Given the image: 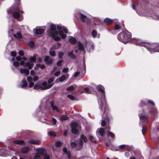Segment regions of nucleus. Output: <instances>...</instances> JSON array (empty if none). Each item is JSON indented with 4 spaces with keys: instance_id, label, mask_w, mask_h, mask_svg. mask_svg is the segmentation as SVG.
I'll return each instance as SVG.
<instances>
[{
    "instance_id": "1",
    "label": "nucleus",
    "mask_w": 159,
    "mask_h": 159,
    "mask_svg": "<svg viewBox=\"0 0 159 159\" xmlns=\"http://www.w3.org/2000/svg\"><path fill=\"white\" fill-rule=\"evenodd\" d=\"M49 103L50 104L53 112H58L59 111L60 109L54 105V103L53 100L50 102L48 101V98H45L42 101L41 104L36 111L34 116L35 117H40V115L38 114V113L40 114L41 113L44 112V110H47V111L49 110V109L48 107Z\"/></svg>"
},
{
    "instance_id": "2",
    "label": "nucleus",
    "mask_w": 159,
    "mask_h": 159,
    "mask_svg": "<svg viewBox=\"0 0 159 159\" xmlns=\"http://www.w3.org/2000/svg\"><path fill=\"white\" fill-rule=\"evenodd\" d=\"M97 89L99 92L102 93L101 98H99L98 96H97L99 108L102 114V113H105L108 109L105 100L104 88L102 85H99L97 87Z\"/></svg>"
},
{
    "instance_id": "3",
    "label": "nucleus",
    "mask_w": 159,
    "mask_h": 159,
    "mask_svg": "<svg viewBox=\"0 0 159 159\" xmlns=\"http://www.w3.org/2000/svg\"><path fill=\"white\" fill-rule=\"evenodd\" d=\"M133 43L136 45L144 47L151 54L156 52H159V45H157L155 43L150 44L147 43L139 42L136 40H134Z\"/></svg>"
},
{
    "instance_id": "4",
    "label": "nucleus",
    "mask_w": 159,
    "mask_h": 159,
    "mask_svg": "<svg viewBox=\"0 0 159 159\" xmlns=\"http://www.w3.org/2000/svg\"><path fill=\"white\" fill-rule=\"evenodd\" d=\"M141 106L145 108H147V109H143L144 113L148 114L152 113L153 115H156L157 113V109L154 107L155 104L152 100H148V103H146L145 102L142 100L141 103Z\"/></svg>"
},
{
    "instance_id": "5",
    "label": "nucleus",
    "mask_w": 159,
    "mask_h": 159,
    "mask_svg": "<svg viewBox=\"0 0 159 159\" xmlns=\"http://www.w3.org/2000/svg\"><path fill=\"white\" fill-rule=\"evenodd\" d=\"M47 32L48 35L55 40L59 41L61 39L58 32L56 30V25H55L52 24L50 29L48 30Z\"/></svg>"
},
{
    "instance_id": "6",
    "label": "nucleus",
    "mask_w": 159,
    "mask_h": 159,
    "mask_svg": "<svg viewBox=\"0 0 159 159\" xmlns=\"http://www.w3.org/2000/svg\"><path fill=\"white\" fill-rule=\"evenodd\" d=\"M131 37V33L126 31L120 32L118 35L117 38L120 41L126 43L130 41Z\"/></svg>"
},
{
    "instance_id": "7",
    "label": "nucleus",
    "mask_w": 159,
    "mask_h": 159,
    "mask_svg": "<svg viewBox=\"0 0 159 159\" xmlns=\"http://www.w3.org/2000/svg\"><path fill=\"white\" fill-rule=\"evenodd\" d=\"M36 60V57L35 56L31 57L30 58L29 61L26 62L24 66L25 67L28 68L29 69H31L33 66V63L35 62Z\"/></svg>"
},
{
    "instance_id": "8",
    "label": "nucleus",
    "mask_w": 159,
    "mask_h": 159,
    "mask_svg": "<svg viewBox=\"0 0 159 159\" xmlns=\"http://www.w3.org/2000/svg\"><path fill=\"white\" fill-rule=\"evenodd\" d=\"M102 120L101 122V126H107V129H109V127L108 126L107 128V124L108 123L109 121V117L108 115L107 112L106 114V116L102 115Z\"/></svg>"
},
{
    "instance_id": "9",
    "label": "nucleus",
    "mask_w": 159,
    "mask_h": 159,
    "mask_svg": "<svg viewBox=\"0 0 159 159\" xmlns=\"http://www.w3.org/2000/svg\"><path fill=\"white\" fill-rule=\"evenodd\" d=\"M44 154V150L42 148L38 149L33 157V159H40L41 157Z\"/></svg>"
},
{
    "instance_id": "10",
    "label": "nucleus",
    "mask_w": 159,
    "mask_h": 159,
    "mask_svg": "<svg viewBox=\"0 0 159 159\" xmlns=\"http://www.w3.org/2000/svg\"><path fill=\"white\" fill-rule=\"evenodd\" d=\"M64 26L62 25L61 24H59L57 26V29L58 30H60L59 31L58 34L60 36L62 39H64L66 38V35L65 34L63 31L62 30H60L61 29H63V28H64Z\"/></svg>"
},
{
    "instance_id": "11",
    "label": "nucleus",
    "mask_w": 159,
    "mask_h": 159,
    "mask_svg": "<svg viewBox=\"0 0 159 159\" xmlns=\"http://www.w3.org/2000/svg\"><path fill=\"white\" fill-rule=\"evenodd\" d=\"M105 134L104 130L102 128H99L96 131V134L99 139H102Z\"/></svg>"
},
{
    "instance_id": "12",
    "label": "nucleus",
    "mask_w": 159,
    "mask_h": 159,
    "mask_svg": "<svg viewBox=\"0 0 159 159\" xmlns=\"http://www.w3.org/2000/svg\"><path fill=\"white\" fill-rule=\"evenodd\" d=\"M139 116L141 122L142 123L147 122L148 121L149 116L148 115H145L144 113L139 114Z\"/></svg>"
},
{
    "instance_id": "13",
    "label": "nucleus",
    "mask_w": 159,
    "mask_h": 159,
    "mask_svg": "<svg viewBox=\"0 0 159 159\" xmlns=\"http://www.w3.org/2000/svg\"><path fill=\"white\" fill-rule=\"evenodd\" d=\"M41 85L42 86V90H44L51 88L53 86V84H48L46 82H44L42 83H41Z\"/></svg>"
},
{
    "instance_id": "14",
    "label": "nucleus",
    "mask_w": 159,
    "mask_h": 159,
    "mask_svg": "<svg viewBox=\"0 0 159 159\" xmlns=\"http://www.w3.org/2000/svg\"><path fill=\"white\" fill-rule=\"evenodd\" d=\"M77 124L75 122H73L71 124V131L72 133L74 134H76L78 133V131L76 129Z\"/></svg>"
},
{
    "instance_id": "15",
    "label": "nucleus",
    "mask_w": 159,
    "mask_h": 159,
    "mask_svg": "<svg viewBox=\"0 0 159 159\" xmlns=\"http://www.w3.org/2000/svg\"><path fill=\"white\" fill-rule=\"evenodd\" d=\"M34 34H41L44 31V29L39 27H36L33 30Z\"/></svg>"
},
{
    "instance_id": "16",
    "label": "nucleus",
    "mask_w": 159,
    "mask_h": 159,
    "mask_svg": "<svg viewBox=\"0 0 159 159\" xmlns=\"http://www.w3.org/2000/svg\"><path fill=\"white\" fill-rule=\"evenodd\" d=\"M28 86V83L25 79L22 80L21 84L19 85V87L22 88H25Z\"/></svg>"
},
{
    "instance_id": "17",
    "label": "nucleus",
    "mask_w": 159,
    "mask_h": 159,
    "mask_svg": "<svg viewBox=\"0 0 159 159\" xmlns=\"http://www.w3.org/2000/svg\"><path fill=\"white\" fill-rule=\"evenodd\" d=\"M44 60L46 63L48 65L50 64L53 62L52 59L48 56L45 57L44 58Z\"/></svg>"
},
{
    "instance_id": "18",
    "label": "nucleus",
    "mask_w": 159,
    "mask_h": 159,
    "mask_svg": "<svg viewBox=\"0 0 159 159\" xmlns=\"http://www.w3.org/2000/svg\"><path fill=\"white\" fill-rule=\"evenodd\" d=\"M69 77V75L67 74L63 75L61 76L58 79L59 81L60 82H62L65 81L67 78Z\"/></svg>"
},
{
    "instance_id": "19",
    "label": "nucleus",
    "mask_w": 159,
    "mask_h": 159,
    "mask_svg": "<svg viewBox=\"0 0 159 159\" xmlns=\"http://www.w3.org/2000/svg\"><path fill=\"white\" fill-rule=\"evenodd\" d=\"M29 143L34 144H39L40 143V140H39L36 139H30L28 141Z\"/></svg>"
},
{
    "instance_id": "20",
    "label": "nucleus",
    "mask_w": 159,
    "mask_h": 159,
    "mask_svg": "<svg viewBox=\"0 0 159 159\" xmlns=\"http://www.w3.org/2000/svg\"><path fill=\"white\" fill-rule=\"evenodd\" d=\"M63 151L65 153L68 155V159H72V157L71 156L70 153L69 151H68L67 148H64Z\"/></svg>"
},
{
    "instance_id": "21",
    "label": "nucleus",
    "mask_w": 159,
    "mask_h": 159,
    "mask_svg": "<svg viewBox=\"0 0 159 159\" xmlns=\"http://www.w3.org/2000/svg\"><path fill=\"white\" fill-rule=\"evenodd\" d=\"M81 18L84 22L87 23L89 21V19L86 16L82 13H80Z\"/></svg>"
},
{
    "instance_id": "22",
    "label": "nucleus",
    "mask_w": 159,
    "mask_h": 159,
    "mask_svg": "<svg viewBox=\"0 0 159 159\" xmlns=\"http://www.w3.org/2000/svg\"><path fill=\"white\" fill-rule=\"evenodd\" d=\"M123 27V25L121 23H119L115 25V29L116 30H120Z\"/></svg>"
},
{
    "instance_id": "23",
    "label": "nucleus",
    "mask_w": 159,
    "mask_h": 159,
    "mask_svg": "<svg viewBox=\"0 0 159 159\" xmlns=\"http://www.w3.org/2000/svg\"><path fill=\"white\" fill-rule=\"evenodd\" d=\"M34 89H35L38 90L40 89L42 90L41 83H37L34 86Z\"/></svg>"
},
{
    "instance_id": "24",
    "label": "nucleus",
    "mask_w": 159,
    "mask_h": 159,
    "mask_svg": "<svg viewBox=\"0 0 159 159\" xmlns=\"http://www.w3.org/2000/svg\"><path fill=\"white\" fill-rule=\"evenodd\" d=\"M29 149V147L28 146L24 147L21 149V152L23 154H25L27 152Z\"/></svg>"
},
{
    "instance_id": "25",
    "label": "nucleus",
    "mask_w": 159,
    "mask_h": 159,
    "mask_svg": "<svg viewBox=\"0 0 159 159\" xmlns=\"http://www.w3.org/2000/svg\"><path fill=\"white\" fill-rule=\"evenodd\" d=\"M78 49L79 50L84 51V47L83 44L81 43L80 42H78Z\"/></svg>"
},
{
    "instance_id": "26",
    "label": "nucleus",
    "mask_w": 159,
    "mask_h": 159,
    "mask_svg": "<svg viewBox=\"0 0 159 159\" xmlns=\"http://www.w3.org/2000/svg\"><path fill=\"white\" fill-rule=\"evenodd\" d=\"M92 35L93 38H99L100 34H98L97 32L95 30H93L92 32Z\"/></svg>"
},
{
    "instance_id": "27",
    "label": "nucleus",
    "mask_w": 159,
    "mask_h": 159,
    "mask_svg": "<svg viewBox=\"0 0 159 159\" xmlns=\"http://www.w3.org/2000/svg\"><path fill=\"white\" fill-rule=\"evenodd\" d=\"M69 42L73 44H75L76 42L75 38L73 37L70 36L69 38Z\"/></svg>"
},
{
    "instance_id": "28",
    "label": "nucleus",
    "mask_w": 159,
    "mask_h": 159,
    "mask_svg": "<svg viewBox=\"0 0 159 159\" xmlns=\"http://www.w3.org/2000/svg\"><path fill=\"white\" fill-rule=\"evenodd\" d=\"M14 142L18 144H22L25 145V142L23 140H16L14 141Z\"/></svg>"
},
{
    "instance_id": "29",
    "label": "nucleus",
    "mask_w": 159,
    "mask_h": 159,
    "mask_svg": "<svg viewBox=\"0 0 159 159\" xmlns=\"http://www.w3.org/2000/svg\"><path fill=\"white\" fill-rule=\"evenodd\" d=\"M13 36L15 38L18 39L21 38L22 37V35L21 34L20 32H17L16 33V34H13Z\"/></svg>"
},
{
    "instance_id": "30",
    "label": "nucleus",
    "mask_w": 159,
    "mask_h": 159,
    "mask_svg": "<svg viewBox=\"0 0 159 159\" xmlns=\"http://www.w3.org/2000/svg\"><path fill=\"white\" fill-rule=\"evenodd\" d=\"M113 21V20L109 18H106L104 20V22L107 25H110L111 24Z\"/></svg>"
},
{
    "instance_id": "31",
    "label": "nucleus",
    "mask_w": 159,
    "mask_h": 159,
    "mask_svg": "<svg viewBox=\"0 0 159 159\" xmlns=\"http://www.w3.org/2000/svg\"><path fill=\"white\" fill-rule=\"evenodd\" d=\"M20 71L21 73H25L26 75H28L29 73L28 70L23 68L20 69Z\"/></svg>"
},
{
    "instance_id": "32",
    "label": "nucleus",
    "mask_w": 159,
    "mask_h": 159,
    "mask_svg": "<svg viewBox=\"0 0 159 159\" xmlns=\"http://www.w3.org/2000/svg\"><path fill=\"white\" fill-rule=\"evenodd\" d=\"M73 51L70 52L68 53V56L70 57L71 58L75 59L76 58V56L73 53Z\"/></svg>"
},
{
    "instance_id": "33",
    "label": "nucleus",
    "mask_w": 159,
    "mask_h": 159,
    "mask_svg": "<svg viewBox=\"0 0 159 159\" xmlns=\"http://www.w3.org/2000/svg\"><path fill=\"white\" fill-rule=\"evenodd\" d=\"M106 134L107 136L111 138H114L115 136V135L109 131H107Z\"/></svg>"
},
{
    "instance_id": "34",
    "label": "nucleus",
    "mask_w": 159,
    "mask_h": 159,
    "mask_svg": "<svg viewBox=\"0 0 159 159\" xmlns=\"http://www.w3.org/2000/svg\"><path fill=\"white\" fill-rule=\"evenodd\" d=\"M69 117L66 115H62L60 117V120L61 121H63L64 120L68 119Z\"/></svg>"
},
{
    "instance_id": "35",
    "label": "nucleus",
    "mask_w": 159,
    "mask_h": 159,
    "mask_svg": "<svg viewBox=\"0 0 159 159\" xmlns=\"http://www.w3.org/2000/svg\"><path fill=\"white\" fill-rule=\"evenodd\" d=\"M83 144V142L81 140H80L79 142V147H76V150H80L81 149L82 147V146Z\"/></svg>"
},
{
    "instance_id": "36",
    "label": "nucleus",
    "mask_w": 159,
    "mask_h": 159,
    "mask_svg": "<svg viewBox=\"0 0 159 159\" xmlns=\"http://www.w3.org/2000/svg\"><path fill=\"white\" fill-rule=\"evenodd\" d=\"M13 15L14 18H17L19 17L20 15L18 12H15L13 13Z\"/></svg>"
},
{
    "instance_id": "37",
    "label": "nucleus",
    "mask_w": 159,
    "mask_h": 159,
    "mask_svg": "<svg viewBox=\"0 0 159 159\" xmlns=\"http://www.w3.org/2000/svg\"><path fill=\"white\" fill-rule=\"evenodd\" d=\"M81 139L83 140L84 142L87 141L88 139L84 135H81L80 137Z\"/></svg>"
},
{
    "instance_id": "38",
    "label": "nucleus",
    "mask_w": 159,
    "mask_h": 159,
    "mask_svg": "<svg viewBox=\"0 0 159 159\" xmlns=\"http://www.w3.org/2000/svg\"><path fill=\"white\" fill-rule=\"evenodd\" d=\"M147 130V128L146 126H144L142 127V132L143 135H145V134L146 133Z\"/></svg>"
},
{
    "instance_id": "39",
    "label": "nucleus",
    "mask_w": 159,
    "mask_h": 159,
    "mask_svg": "<svg viewBox=\"0 0 159 159\" xmlns=\"http://www.w3.org/2000/svg\"><path fill=\"white\" fill-rule=\"evenodd\" d=\"M75 88L73 86L71 85L67 87L66 89L68 91H72L74 90Z\"/></svg>"
},
{
    "instance_id": "40",
    "label": "nucleus",
    "mask_w": 159,
    "mask_h": 159,
    "mask_svg": "<svg viewBox=\"0 0 159 159\" xmlns=\"http://www.w3.org/2000/svg\"><path fill=\"white\" fill-rule=\"evenodd\" d=\"M43 155V159H50V156L45 153V151L44 150V154Z\"/></svg>"
},
{
    "instance_id": "41",
    "label": "nucleus",
    "mask_w": 159,
    "mask_h": 159,
    "mask_svg": "<svg viewBox=\"0 0 159 159\" xmlns=\"http://www.w3.org/2000/svg\"><path fill=\"white\" fill-rule=\"evenodd\" d=\"M62 143L63 142L59 141H57L55 143L56 146L57 147L61 146L62 145Z\"/></svg>"
},
{
    "instance_id": "42",
    "label": "nucleus",
    "mask_w": 159,
    "mask_h": 159,
    "mask_svg": "<svg viewBox=\"0 0 159 159\" xmlns=\"http://www.w3.org/2000/svg\"><path fill=\"white\" fill-rule=\"evenodd\" d=\"M48 134L51 136L55 137L56 136V134L54 132L49 131Z\"/></svg>"
},
{
    "instance_id": "43",
    "label": "nucleus",
    "mask_w": 159,
    "mask_h": 159,
    "mask_svg": "<svg viewBox=\"0 0 159 159\" xmlns=\"http://www.w3.org/2000/svg\"><path fill=\"white\" fill-rule=\"evenodd\" d=\"M32 76L33 79V80L34 81H36L39 79L38 77L37 76H35L34 75Z\"/></svg>"
},
{
    "instance_id": "44",
    "label": "nucleus",
    "mask_w": 159,
    "mask_h": 159,
    "mask_svg": "<svg viewBox=\"0 0 159 159\" xmlns=\"http://www.w3.org/2000/svg\"><path fill=\"white\" fill-rule=\"evenodd\" d=\"M67 97L71 100H75V98L71 94H68L67 95Z\"/></svg>"
},
{
    "instance_id": "45",
    "label": "nucleus",
    "mask_w": 159,
    "mask_h": 159,
    "mask_svg": "<svg viewBox=\"0 0 159 159\" xmlns=\"http://www.w3.org/2000/svg\"><path fill=\"white\" fill-rule=\"evenodd\" d=\"M90 140L92 142L96 143V141L94 139V138L92 136H90L89 137Z\"/></svg>"
},
{
    "instance_id": "46",
    "label": "nucleus",
    "mask_w": 159,
    "mask_h": 159,
    "mask_svg": "<svg viewBox=\"0 0 159 159\" xmlns=\"http://www.w3.org/2000/svg\"><path fill=\"white\" fill-rule=\"evenodd\" d=\"M84 92L87 94L91 93V92L89 91V88H85L84 89Z\"/></svg>"
},
{
    "instance_id": "47",
    "label": "nucleus",
    "mask_w": 159,
    "mask_h": 159,
    "mask_svg": "<svg viewBox=\"0 0 159 159\" xmlns=\"http://www.w3.org/2000/svg\"><path fill=\"white\" fill-rule=\"evenodd\" d=\"M128 146V145H127V144H123V145H120L119 146V148L121 149H123L124 148H125V147H127V146Z\"/></svg>"
},
{
    "instance_id": "48",
    "label": "nucleus",
    "mask_w": 159,
    "mask_h": 159,
    "mask_svg": "<svg viewBox=\"0 0 159 159\" xmlns=\"http://www.w3.org/2000/svg\"><path fill=\"white\" fill-rule=\"evenodd\" d=\"M27 80L29 82H32L33 80L32 76L31 75L30 76H28L27 77Z\"/></svg>"
},
{
    "instance_id": "49",
    "label": "nucleus",
    "mask_w": 159,
    "mask_h": 159,
    "mask_svg": "<svg viewBox=\"0 0 159 159\" xmlns=\"http://www.w3.org/2000/svg\"><path fill=\"white\" fill-rule=\"evenodd\" d=\"M54 81V79L53 78H51L49 79L48 80V84H52V83H51Z\"/></svg>"
},
{
    "instance_id": "50",
    "label": "nucleus",
    "mask_w": 159,
    "mask_h": 159,
    "mask_svg": "<svg viewBox=\"0 0 159 159\" xmlns=\"http://www.w3.org/2000/svg\"><path fill=\"white\" fill-rule=\"evenodd\" d=\"M59 48V47H57L56 45H53L51 48V49H57Z\"/></svg>"
},
{
    "instance_id": "51",
    "label": "nucleus",
    "mask_w": 159,
    "mask_h": 159,
    "mask_svg": "<svg viewBox=\"0 0 159 159\" xmlns=\"http://www.w3.org/2000/svg\"><path fill=\"white\" fill-rule=\"evenodd\" d=\"M28 44L29 46L31 47H33L34 46V43L33 41H30L28 43Z\"/></svg>"
},
{
    "instance_id": "52",
    "label": "nucleus",
    "mask_w": 159,
    "mask_h": 159,
    "mask_svg": "<svg viewBox=\"0 0 159 159\" xmlns=\"http://www.w3.org/2000/svg\"><path fill=\"white\" fill-rule=\"evenodd\" d=\"M64 53L62 52H59L58 56L59 57L60 59H62V56L63 55Z\"/></svg>"
},
{
    "instance_id": "53",
    "label": "nucleus",
    "mask_w": 159,
    "mask_h": 159,
    "mask_svg": "<svg viewBox=\"0 0 159 159\" xmlns=\"http://www.w3.org/2000/svg\"><path fill=\"white\" fill-rule=\"evenodd\" d=\"M60 70H58L57 71L54 73V75L56 76H58L60 74Z\"/></svg>"
},
{
    "instance_id": "54",
    "label": "nucleus",
    "mask_w": 159,
    "mask_h": 159,
    "mask_svg": "<svg viewBox=\"0 0 159 159\" xmlns=\"http://www.w3.org/2000/svg\"><path fill=\"white\" fill-rule=\"evenodd\" d=\"M13 64L15 66L17 67L19 66V63L16 61H13Z\"/></svg>"
},
{
    "instance_id": "55",
    "label": "nucleus",
    "mask_w": 159,
    "mask_h": 159,
    "mask_svg": "<svg viewBox=\"0 0 159 159\" xmlns=\"http://www.w3.org/2000/svg\"><path fill=\"white\" fill-rule=\"evenodd\" d=\"M11 55L13 57H15L16 56V52L15 51H11Z\"/></svg>"
},
{
    "instance_id": "56",
    "label": "nucleus",
    "mask_w": 159,
    "mask_h": 159,
    "mask_svg": "<svg viewBox=\"0 0 159 159\" xmlns=\"http://www.w3.org/2000/svg\"><path fill=\"white\" fill-rule=\"evenodd\" d=\"M69 70V69L67 67L64 68L62 70V71L64 73L67 72Z\"/></svg>"
},
{
    "instance_id": "57",
    "label": "nucleus",
    "mask_w": 159,
    "mask_h": 159,
    "mask_svg": "<svg viewBox=\"0 0 159 159\" xmlns=\"http://www.w3.org/2000/svg\"><path fill=\"white\" fill-rule=\"evenodd\" d=\"M52 119L53 121V123H52V125H55L56 124L57 122L56 120L54 118H52Z\"/></svg>"
},
{
    "instance_id": "58",
    "label": "nucleus",
    "mask_w": 159,
    "mask_h": 159,
    "mask_svg": "<svg viewBox=\"0 0 159 159\" xmlns=\"http://www.w3.org/2000/svg\"><path fill=\"white\" fill-rule=\"evenodd\" d=\"M50 54L53 57H54L55 55V52L54 51H51L50 52Z\"/></svg>"
},
{
    "instance_id": "59",
    "label": "nucleus",
    "mask_w": 159,
    "mask_h": 159,
    "mask_svg": "<svg viewBox=\"0 0 159 159\" xmlns=\"http://www.w3.org/2000/svg\"><path fill=\"white\" fill-rule=\"evenodd\" d=\"M63 61L62 60H60L57 63V65L58 66H61Z\"/></svg>"
},
{
    "instance_id": "60",
    "label": "nucleus",
    "mask_w": 159,
    "mask_h": 159,
    "mask_svg": "<svg viewBox=\"0 0 159 159\" xmlns=\"http://www.w3.org/2000/svg\"><path fill=\"white\" fill-rule=\"evenodd\" d=\"M71 147L74 148L76 146V144L75 142H73L71 143Z\"/></svg>"
},
{
    "instance_id": "61",
    "label": "nucleus",
    "mask_w": 159,
    "mask_h": 159,
    "mask_svg": "<svg viewBox=\"0 0 159 159\" xmlns=\"http://www.w3.org/2000/svg\"><path fill=\"white\" fill-rule=\"evenodd\" d=\"M29 88H31L33 87L34 85V83L33 82H29Z\"/></svg>"
},
{
    "instance_id": "62",
    "label": "nucleus",
    "mask_w": 159,
    "mask_h": 159,
    "mask_svg": "<svg viewBox=\"0 0 159 159\" xmlns=\"http://www.w3.org/2000/svg\"><path fill=\"white\" fill-rule=\"evenodd\" d=\"M19 54L20 56H23L24 55V52L23 51L20 50L19 52Z\"/></svg>"
},
{
    "instance_id": "63",
    "label": "nucleus",
    "mask_w": 159,
    "mask_h": 159,
    "mask_svg": "<svg viewBox=\"0 0 159 159\" xmlns=\"http://www.w3.org/2000/svg\"><path fill=\"white\" fill-rule=\"evenodd\" d=\"M80 73V72L79 71H76L74 74V76L76 77L79 75Z\"/></svg>"
},
{
    "instance_id": "64",
    "label": "nucleus",
    "mask_w": 159,
    "mask_h": 159,
    "mask_svg": "<svg viewBox=\"0 0 159 159\" xmlns=\"http://www.w3.org/2000/svg\"><path fill=\"white\" fill-rule=\"evenodd\" d=\"M12 8H10L9 9L7 10V11L8 13H9L11 12L12 10Z\"/></svg>"
}]
</instances>
